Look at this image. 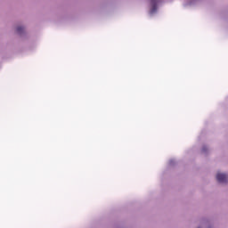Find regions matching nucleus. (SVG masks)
Returning <instances> with one entry per match:
<instances>
[{
    "label": "nucleus",
    "mask_w": 228,
    "mask_h": 228,
    "mask_svg": "<svg viewBox=\"0 0 228 228\" xmlns=\"http://www.w3.org/2000/svg\"><path fill=\"white\" fill-rule=\"evenodd\" d=\"M202 151H203V152H206V148H205V147H203Z\"/></svg>",
    "instance_id": "4"
},
{
    "label": "nucleus",
    "mask_w": 228,
    "mask_h": 228,
    "mask_svg": "<svg viewBox=\"0 0 228 228\" xmlns=\"http://www.w3.org/2000/svg\"><path fill=\"white\" fill-rule=\"evenodd\" d=\"M158 3V0H151V4L153 6V12H156V4Z\"/></svg>",
    "instance_id": "2"
},
{
    "label": "nucleus",
    "mask_w": 228,
    "mask_h": 228,
    "mask_svg": "<svg viewBox=\"0 0 228 228\" xmlns=\"http://www.w3.org/2000/svg\"><path fill=\"white\" fill-rule=\"evenodd\" d=\"M17 33H19V35H20V33H22L24 31V27H18L16 28Z\"/></svg>",
    "instance_id": "3"
},
{
    "label": "nucleus",
    "mask_w": 228,
    "mask_h": 228,
    "mask_svg": "<svg viewBox=\"0 0 228 228\" xmlns=\"http://www.w3.org/2000/svg\"><path fill=\"white\" fill-rule=\"evenodd\" d=\"M216 180L218 183H227V175L222 174V173H217Z\"/></svg>",
    "instance_id": "1"
}]
</instances>
